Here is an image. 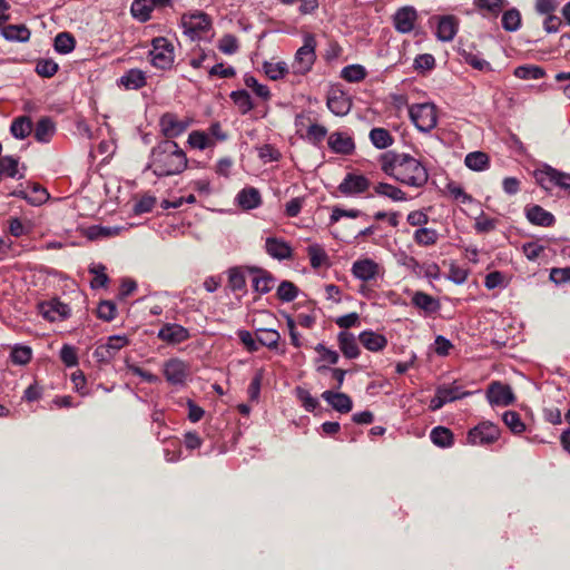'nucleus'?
Listing matches in <instances>:
<instances>
[{"label":"nucleus","mask_w":570,"mask_h":570,"mask_svg":"<svg viewBox=\"0 0 570 570\" xmlns=\"http://www.w3.org/2000/svg\"><path fill=\"white\" fill-rule=\"evenodd\" d=\"M468 168L474 171H483L489 168V156L483 151L469 153L464 158Z\"/></svg>","instance_id":"473e14b6"},{"label":"nucleus","mask_w":570,"mask_h":570,"mask_svg":"<svg viewBox=\"0 0 570 570\" xmlns=\"http://www.w3.org/2000/svg\"><path fill=\"white\" fill-rule=\"evenodd\" d=\"M338 344L342 353L347 358H356L358 356L360 350L353 334L341 332L338 334Z\"/></svg>","instance_id":"2f4dec72"},{"label":"nucleus","mask_w":570,"mask_h":570,"mask_svg":"<svg viewBox=\"0 0 570 570\" xmlns=\"http://www.w3.org/2000/svg\"><path fill=\"white\" fill-rule=\"evenodd\" d=\"M180 24L184 35L190 40L203 39L212 28L210 18L202 11L187 12L181 16Z\"/></svg>","instance_id":"20e7f679"},{"label":"nucleus","mask_w":570,"mask_h":570,"mask_svg":"<svg viewBox=\"0 0 570 570\" xmlns=\"http://www.w3.org/2000/svg\"><path fill=\"white\" fill-rule=\"evenodd\" d=\"M464 14H479L488 21H495L499 17V0H473V8L463 11Z\"/></svg>","instance_id":"a211bd4d"},{"label":"nucleus","mask_w":570,"mask_h":570,"mask_svg":"<svg viewBox=\"0 0 570 570\" xmlns=\"http://www.w3.org/2000/svg\"><path fill=\"white\" fill-rule=\"evenodd\" d=\"M1 35L9 41L27 42L31 32L24 24H9L2 28Z\"/></svg>","instance_id":"c756f323"},{"label":"nucleus","mask_w":570,"mask_h":570,"mask_svg":"<svg viewBox=\"0 0 570 570\" xmlns=\"http://www.w3.org/2000/svg\"><path fill=\"white\" fill-rule=\"evenodd\" d=\"M154 9L153 0H134L130 7L132 17L140 22L149 20Z\"/></svg>","instance_id":"7c9ffc66"},{"label":"nucleus","mask_w":570,"mask_h":570,"mask_svg":"<svg viewBox=\"0 0 570 570\" xmlns=\"http://www.w3.org/2000/svg\"><path fill=\"white\" fill-rule=\"evenodd\" d=\"M187 167V157L184 150L171 139L160 141L151 149L148 168L157 177L180 174Z\"/></svg>","instance_id":"f03ea898"},{"label":"nucleus","mask_w":570,"mask_h":570,"mask_svg":"<svg viewBox=\"0 0 570 570\" xmlns=\"http://www.w3.org/2000/svg\"><path fill=\"white\" fill-rule=\"evenodd\" d=\"M352 275L364 283L376 281L384 275V268L374 259L358 258L352 264Z\"/></svg>","instance_id":"1a4fd4ad"},{"label":"nucleus","mask_w":570,"mask_h":570,"mask_svg":"<svg viewBox=\"0 0 570 570\" xmlns=\"http://www.w3.org/2000/svg\"><path fill=\"white\" fill-rule=\"evenodd\" d=\"M341 77L348 82H358L366 77V70L361 65H350L342 69Z\"/></svg>","instance_id":"de8ad7c7"},{"label":"nucleus","mask_w":570,"mask_h":570,"mask_svg":"<svg viewBox=\"0 0 570 570\" xmlns=\"http://www.w3.org/2000/svg\"><path fill=\"white\" fill-rule=\"evenodd\" d=\"M97 314L104 321H112L116 317V306L110 301H104L99 304Z\"/></svg>","instance_id":"338daca9"},{"label":"nucleus","mask_w":570,"mask_h":570,"mask_svg":"<svg viewBox=\"0 0 570 570\" xmlns=\"http://www.w3.org/2000/svg\"><path fill=\"white\" fill-rule=\"evenodd\" d=\"M36 71L42 77H52L58 71V65L50 59H42L37 62Z\"/></svg>","instance_id":"e2e57ef3"},{"label":"nucleus","mask_w":570,"mask_h":570,"mask_svg":"<svg viewBox=\"0 0 570 570\" xmlns=\"http://www.w3.org/2000/svg\"><path fill=\"white\" fill-rule=\"evenodd\" d=\"M417 11L412 6L399 8L392 17L393 27L400 33H410L413 31L417 21Z\"/></svg>","instance_id":"4468645a"},{"label":"nucleus","mask_w":570,"mask_h":570,"mask_svg":"<svg viewBox=\"0 0 570 570\" xmlns=\"http://www.w3.org/2000/svg\"><path fill=\"white\" fill-rule=\"evenodd\" d=\"M370 185V180L365 176L348 173L338 185V190L344 196H355L366 191Z\"/></svg>","instance_id":"2eb2a0df"},{"label":"nucleus","mask_w":570,"mask_h":570,"mask_svg":"<svg viewBox=\"0 0 570 570\" xmlns=\"http://www.w3.org/2000/svg\"><path fill=\"white\" fill-rule=\"evenodd\" d=\"M119 82L128 90H137L146 85V73L140 69H130L121 76Z\"/></svg>","instance_id":"cd10ccee"},{"label":"nucleus","mask_w":570,"mask_h":570,"mask_svg":"<svg viewBox=\"0 0 570 570\" xmlns=\"http://www.w3.org/2000/svg\"><path fill=\"white\" fill-rule=\"evenodd\" d=\"M31 348L29 346H14L10 357L12 363L17 365H26L31 360Z\"/></svg>","instance_id":"13d9d810"},{"label":"nucleus","mask_w":570,"mask_h":570,"mask_svg":"<svg viewBox=\"0 0 570 570\" xmlns=\"http://www.w3.org/2000/svg\"><path fill=\"white\" fill-rule=\"evenodd\" d=\"M157 337L167 344L176 345L187 341L190 334L189 331L180 324L166 323L159 328Z\"/></svg>","instance_id":"f3484780"},{"label":"nucleus","mask_w":570,"mask_h":570,"mask_svg":"<svg viewBox=\"0 0 570 570\" xmlns=\"http://www.w3.org/2000/svg\"><path fill=\"white\" fill-rule=\"evenodd\" d=\"M122 229H124V227H119V226L105 227V226H98V225H95V226H90V227H88V228L86 229L85 235H86L89 239L94 240V239H98V238L116 236V235H118Z\"/></svg>","instance_id":"ea45409f"},{"label":"nucleus","mask_w":570,"mask_h":570,"mask_svg":"<svg viewBox=\"0 0 570 570\" xmlns=\"http://www.w3.org/2000/svg\"><path fill=\"white\" fill-rule=\"evenodd\" d=\"M328 146L333 151L344 155L351 154L355 148L353 139L342 132H333L328 137Z\"/></svg>","instance_id":"393cba45"},{"label":"nucleus","mask_w":570,"mask_h":570,"mask_svg":"<svg viewBox=\"0 0 570 570\" xmlns=\"http://www.w3.org/2000/svg\"><path fill=\"white\" fill-rule=\"evenodd\" d=\"M413 238L421 246H431L438 242V232L433 228L421 227L414 232Z\"/></svg>","instance_id":"49530a36"},{"label":"nucleus","mask_w":570,"mask_h":570,"mask_svg":"<svg viewBox=\"0 0 570 570\" xmlns=\"http://www.w3.org/2000/svg\"><path fill=\"white\" fill-rule=\"evenodd\" d=\"M501 420L513 434H521L527 429L518 412L507 411L501 415Z\"/></svg>","instance_id":"e433bc0d"},{"label":"nucleus","mask_w":570,"mask_h":570,"mask_svg":"<svg viewBox=\"0 0 570 570\" xmlns=\"http://www.w3.org/2000/svg\"><path fill=\"white\" fill-rule=\"evenodd\" d=\"M153 49L149 52L151 65L159 69H169L174 63V46L164 38H155L151 42Z\"/></svg>","instance_id":"6e6552de"},{"label":"nucleus","mask_w":570,"mask_h":570,"mask_svg":"<svg viewBox=\"0 0 570 570\" xmlns=\"http://www.w3.org/2000/svg\"><path fill=\"white\" fill-rule=\"evenodd\" d=\"M218 49L226 55H233L238 50V42L235 36L225 35L218 43Z\"/></svg>","instance_id":"0e129e2a"},{"label":"nucleus","mask_w":570,"mask_h":570,"mask_svg":"<svg viewBox=\"0 0 570 570\" xmlns=\"http://www.w3.org/2000/svg\"><path fill=\"white\" fill-rule=\"evenodd\" d=\"M307 254L309 257L311 266L314 268L321 267L327 258L324 248L320 244L309 245L307 247Z\"/></svg>","instance_id":"864d4df0"},{"label":"nucleus","mask_w":570,"mask_h":570,"mask_svg":"<svg viewBox=\"0 0 570 570\" xmlns=\"http://www.w3.org/2000/svg\"><path fill=\"white\" fill-rule=\"evenodd\" d=\"M29 193H30V198H28V203H30L31 205H36V206L43 204L49 197V194L47 193V190L37 184H33L31 186V190Z\"/></svg>","instance_id":"69168bd1"},{"label":"nucleus","mask_w":570,"mask_h":570,"mask_svg":"<svg viewBox=\"0 0 570 570\" xmlns=\"http://www.w3.org/2000/svg\"><path fill=\"white\" fill-rule=\"evenodd\" d=\"M513 75L520 79H541L546 71L543 68L534 65L519 66L514 69Z\"/></svg>","instance_id":"79ce46f5"},{"label":"nucleus","mask_w":570,"mask_h":570,"mask_svg":"<svg viewBox=\"0 0 570 570\" xmlns=\"http://www.w3.org/2000/svg\"><path fill=\"white\" fill-rule=\"evenodd\" d=\"M316 41L313 35L304 36V45L297 49L292 62V70L295 75H305L311 71L316 60Z\"/></svg>","instance_id":"423d86ee"},{"label":"nucleus","mask_w":570,"mask_h":570,"mask_svg":"<svg viewBox=\"0 0 570 570\" xmlns=\"http://www.w3.org/2000/svg\"><path fill=\"white\" fill-rule=\"evenodd\" d=\"M264 247L266 253L277 261L291 259L293 256V248L289 243L278 237H267Z\"/></svg>","instance_id":"6ab92c4d"},{"label":"nucleus","mask_w":570,"mask_h":570,"mask_svg":"<svg viewBox=\"0 0 570 570\" xmlns=\"http://www.w3.org/2000/svg\"><path fill=\"white\" fill-rule=\"evenodd\" d=\"M281 335L276 330L263 328L258 331L257 341L259 344L268 347L276 348L279 342Z\"/></svg>","instance_id":"8fccbe9b"},{"label":"nucleus","mask_w":570,"mask_h":570,"mask_svg":"<svg viewBox=\"0 0 570 570\" xmlns=\"http://www.w3.org/2000/svg\"><path fill=\"white\" fill-rule=\"evenodd\" d=\"M230 99L236 105L242 115L248 114L254 108V102L250 98V95L244 89L233 91L230 94Z\"/></svg>","instance_id":"c9c22d12"},{"label":"nucleus","mask_w":570,"mask_h":570,"mask_svg":"<svg viewBox=\"0 0 570 570\" xmlns=\"http://www.w3.org/2000/svg\"><path fill=\"white\" fill-rule=\"evenodd\" d=\"M533 176L535 181L544 189L552 190L558 187L561 190L570 194V174L560 171L549 165L534 170Z\"/></svg>","instance_id":"7ed1b4c3"},{"label":"nucleus","mask_w":570,"mask_h":570,"mask_svg":"<svg viewBox=\"0 0 570 570\" xmlns=\"http://www.w3.org/2000/svg\"><path fill=\"white\" fill-rule=\"evenodd\" d=\"M322 399L340 413H348L353 407L352 399L345 393L325 391Z\"/></svg>","instance_id":"5701e85b"},{"label":"nucleus","mask_w":570,"mask_h":570,"mask_svg":"<svg viewBox=\"0 0 570 570\" xmlns=\"http://www.w3.org/2000/svg\"><path fill=\"white\" fill-rule=\"evenodd\" d=\"M228 285L234 292L245 288L246 279L240 268L234 267L228 271Z\"/></svg>","instance_id":"6e6d98bb"},{"label":"nucleus","mask_w":570,"mask_h":570,"mask_svg":"<svg viewBox=\"0 0 570 570\" xmlns=\"http://www.w3.org/2000/svg\"><path fill=\"white\" fill-rule=\"evenodd\" d=\"M327 135V129L318 124H312L307 128L306 139L315 145L322 142Z\"/></svg>","instance_id":"bf43d9fd"},{"label":"nucleus","mask_w":570,"mask_h":570,"mask_svg":"<svg viewBox=\"0 0 570 570\" xmlns=\"http://www.w3.org/2000/svg\"><path fill=\"white\" fill-rule=\"evenodd\" d=\"M238 205L246 210L257 208L262 204L258 189L248 187L242 189L237 195Z\"/></svg>","instance_id":"bb28decb"},{"label":"nucleus","mask_w":570,"mask_h":570,"mask_svg":"<svg viewBox=\"0 0 570 570\" xmlns=\"http://www.w3.org/2000/svg\"><path fill=\"white\" fill-rule=\"evenodd\" d=\"M129 344L125 335H112L105 344H100L94 352V357L99 363H109L116 354Z\"/></svg>","instance_id":"f8f14e48"},{"label":"nucleus","mask_w":570,"mask_h":570,"mask_svg":"<svg viewBox=\"0 0 570 570\" xmlns=\"http://www.w3.org/2000/svg\"><path fill=\"white\" fill-rule=\"evenodd\" d=\"M409 115L414 126L422 132H430L438 125L436 107L432 102L410 106Z\"/></svg>","instance_id":"39448f33"},{"label":"nucleus","mask_w":570,"mask_h":570,"mask_svg":"<svg viewBox=\"0 0 570 570\" xmlns=\"http://www.w3.org/2000/svg\"><path fill=\"white\" fill-rule=\"evenodd\" d=\"M411 302L413 306L428 314L435 313L441 307L438 298L421 291H417L413 294Z\"/></svg>","instance_id":"b1692460"},{"label":"nucleus","mask_w":570,"mask_h":570,"mask_svg":"<svg viewBox=\"0 0 570 570\" xmlns=\"http://www.w3.org/2000/svg\"><path fill=\"white\" fill-rule=\"evenodd\" d=\"M244 83L247 88L252 89L256 97L261 98L262 100L267 101L271 99L272 95L268 87L259 83L254 76L246 73L244 76Z\"/></svg>","instance_id":"58836bf2"},{"label":"nucleus","mask_w":570,"mask_h":570,"mask_svg":"<svg viewBox=\"0 0 570 570\" xmlns=\"http://www.w3.org/2000/svg\"><path fill=\"white\" fill-rule=\"evenodd\" d=\"M188 144L193 148L204 150L212 145V139L206 132L194 130L188 136Z\"/></svg>","instance_id":"5fc2aeb1"},{"label":"nucleus","mask_w":570,"mask_h":570,"mask_svg":"<svg viewBox=\"0 0 570 570\" xmlns=\"http://www.w3.org/2000/svg\"><path fill=\"white\" fill-rule=\"evenodd\" d=\"M274 278L265 271H258L253 278V287L261 294H266L273 288Z\"/></svg>","instance_id":"a18cd8bd"},{"label":"nucleus","mask_w":570,"mask_h":570,"mask_svg":"<svg viewBox=\"0 0 570 570\" xmlns=\"http://www.w3.org/2000/svg\"><path fill=\"white\" fill-rule=\"evenodd\" d=\"M521 13L517 9H509L501 16V26L510 32L517 31L521 27Z\"/></svg>","instance_id":"a19ab883"},{"label":"nucleus","mask_w":570,"mask_h":570,"mask_svg":"<svg viewBox=\"0 0 570 570\" xmlns=\"http://www.w3.org/2000/svg\"><path fill=\"white\" fill-rule=\"evenodd\" d=\"M499 439V428L489 421H483L468 433V442L472 445H488Z\"/></svg>","instance_id":"9b49d317"},{"label":"nucleus","mask_w":570,"mask_h":570,"mask_svg":"<svg viewBox=\"0 0 570 570\" xmlns=\"http://www.w3.org/2000/svg\"><path fill=\"white\" fill-rule=\"evenodd\" d=\"M263 70L265 75L272 80H278L285 77L288 72V66L284 61L278 62H268L265 61L263 63Z\"/></svg>","instance_id":"c03bdc74"},{"label":"nucleus","mask_w":570,"mask_h":570,"mask_svg":"<svg viewBox=\"0 0 570 570\" xmlns=\"http://www.w3.org/2000/svg\"><path fill=\"white\" fill-rule=\"evenodd\" d=\"M18 158L3 156L0 158V179L2 177L16 178L18 176Z\"/></svg>","instance_id":"09e8293b"},{"label":"nucleus","mask_w":570,"mask_h":570,"mask_svg":"<svg viewBox=\"0 0 570 570\" xmlns=\"http://www.w3.org/2000/svg\"><path fill=\"white\" fill-rule=\"evenodd\" d=\"M470 395V392L463 391V389L455 384H443L436 387L434 397L430 401V410L438 411L446 403L460 400Z\"/></svg>","instance_id":"9d476101"},{"label":"nucleus","mask_w":570,"mask_h":570,"mask_svg":"<svg viewBox=\"0 0 570 570\" xmlns=\"http://www.w3.org/2000/svg\"><path fill=\"white\" fill-rule=\"evenodd\" d=\"M380 164L383 173L405 186L422 188L429 180L426 167L410 154L387 151Z\"/></svg>","instance_id":"f257e3e1"},{"label":"nucleus","mask_w":570,"mask_h":570,"mask_svg":"<svg viewBox=\"0 0 570 570\" xmlns=\"http://www.w3.org/2000/svg\"><path fill=\"white\" fill-rule=\"evenodd\" d=\"M277 296L283 302H292L297 297V287L288 281H283L277 288Z\"/></svg>","instance_id":"4d7b16f0"},{"label":"nucleus","mask_w":570,"mask_h":570,"mask_svg":"<svg viewBox=\"0 0 570 570\" xmlns=\"http://www.w3.org/2000/svg\"><path fill=\"white\" fill-rule=\"evenodd\" d=\"M549 278L557 285L570 283V267H554L551 268Z\"/></svg>","instance_id":"774afa93"},{"label":"nucleus","mask_w":570,"mask_h":570,"mask_svg":"<svg viewBox=\"0 0 570 570\" xmlns=\"http://www.w3.org/2000/svg\"><path fill=\"white\" fill-rule=\"evenodd\" d=\"M371 142L379 149H385L393 144V137L385 128H373L370 131Z\"/></svg>","instance_id":"4c0bfd02"},{"label":"nucleus","mask_w":570,"mask_h":570,"mask_svg":"<svg viewBox=\"0 0 570 570\" xmlns=\"http://www.w3.org/2000/svg\"><path fill=\"white\" fill-rule=\"evenodd\" d=\"M60 358L62 363L68 366L72 367L78 364V355L77 351L73 346L65 344L60 350Z\"/></svg>","instance_id":"680f3d73"},{"label":"nucleus","mask_w":570,"mask_h":570,"mask_svg":"<svg viewBox=\"0 0 570 570\" xmlns=\"http://www.w3.org/2000/svg\"><path fill=\"white\" fill-rule=\"evenodd\" d=\"M360 342L371 352H380L387 345V340L384 335L373 331H364L360 334Z\"/></svg>","instance_id":"a878e982"},{"label":"nucleus","mask_w":570,"mask_h":570,"mask_svg":"<svg viewBox=\"0 0 570 570\" xmlns=\"http://www.w3.org/2000/svg\"><path fill=\"white\" fill-rule=\"evenodd\" d=\"M430 438L432 442L441 448H448L453 443L452 432L444 426H436L431 431Z\"/></svg>","instance_id":"37998d69"},{"label":"nucleus","mask_w":570,"mask_h":570,"mask_svg":"<svg viewBox=\"0 0 570 570\" xmlns=\"http://www.w3.org/2000/svg\"><path fill=\"white\" fill-rule=\"evenodd\" d=\"M56 132L55 122L49 117H42L38 120L33 135L37 141L48 142Z\"/></svg>","instance_id":"c85d7f7f"},{"label":"nucleus","mask_w":570,"mask_h":570,"mask_svg":"<svg viewBox=\"0 0 570 570\" xmlns=\"http://www.w3.org/2000/svg\"><path fill=\"white\" fill-rule=\"evenodd\" d=\"M459 30V19L455 16L446 14L439 17L435 36L440 41L450 42Z\"/></svg>","instance_id":"aec40b11"},{"label":"nucleus","mask_w":570,"mask_h":570,"mask_svg":"<svg viewBox=\"0 0 570 570\" xmlns=\"http://www.w3.org/2000/svg\"><path fill=\"white\" fill-rule=\"evenodd\" d=\"M75 39L68 32H60L55 38V49L59 53H69L75 49Z\"/></svg>","instance_id":"3c124183"},{"label":"nucleus","mask_w":570,"mask_h":570,"mask_svg":"<svg viewBox=\"0 0 570 570\" xmlns=\"http://www.w3.org/2000/svg\"><path fill=\"white\" fill-rule=\"evenodd\" d=\"M39 313L43 318L57 322L67 318L70 314V308L61 302L51 301L39 304Z\"/></svg>","instance_id":"412c9836"},{"label":"nucleus","mask_w":570,"mask_h":570,"mask_svg":"<svg viewBox=\"0 0 570 570\" xmlns=\"http://www.w3.org/2000/svg\"><path fill=\"white\" fill-rule=\"evenodd\" d=\"M296 396L302 402L304 409L308 412H313L318 406V400L313 397L311 393L302 387L296 389Z\"/></svg>","instance_id":"052dcab7"},{"label":"nucleus","mask_w":570,"mask_h":570,"mask_svg":"<svg viewBox=\"0 0 570 570\" xmlns=\"http://www.w3.org/2000/svg\"><path fill=\"white\" fill-rule=\"evenodd\" d=\"M326 106L337 117L346 116L352 108L351 97L340 88H332L328 91Z\"/></svg>","instance_id":"ddd939ff"},{"label":"nucleus","mask_w":570,"mask_h":570,"mask_svg":"<svg viewBox=\"0 0 570 570\" xmlns=\"http://www.w3.org/2000/svg\"><path fill=\"white\" fill-rule=\"evenodd\" d=\"M10 131L17 139L27 138L32 131V121L30 117L21 116L16 118L10 126Z\"/></svg>","instance_id":"72a5a7b5"},{"label":"nucleus","mask_w":570,"mask_h":570,"mask_svg":"<svg viewBox=\"0 0 570 570\" xmlns=\"http://www.w3.org/2000/svg\"><path fill=\"white\" fill-rule=\"evenodd\" d=\"M163 375L168 384L184 386L190 376V365L178 357L168 358L163 364Z\"/></svg>","instance_id":"0eeeda50"},{"label":"nucleus","mask_w":570,"mask_h":570,"mask_svg":"<svg viewBox=\"0 0 570 570\" xmlns=\"http://www.w3.org/2000/svg\"><path fill=\"white\" fill-rule=\"evenodd\" d=\"M89 273L95 275L94 279L91 281V287L92 288H100L105 287L109 281L107 274H106V266L98 263V264H91L89 267Z\"/></svg>","instance_id":"603ef678"},{"label":"nucleus","mask_w":570,"mask_h":570,"mask_svg":"<svg viewBox=\"0 0 570 570\" xmlns=\"http://www.w3.org/2000/svg\"><path fill=\"white\" fill-rule=\"evenodd\" d=\"M374 191L375 194L387 197L393 202H405L407 199L406 194L401 188L387 183H379L374 187Z\"/></svg>","instance_id":"f704fd0d"},{"label":"nucleus","mask_w":570,"mask_h":570,"mask_svg":"<svg viewBox=\"0 0 570 570\" xmlns=\"http://www.w3.org/2000/svg\"><path fill=\"white\" fill-rule=\"evenodd\" d=\"M528 220L538 226L550 227L554 224V216L539 205H528L524 208Z\"/></svg>","instance_id":"4be33fe9"},{"label":"nucleus","mask_w":570,"mask_h":570,"mask_svg":"<svg viewBox=\"0 0 570 570\" xmlns=\"http://www.w3.org/2000/svg\"><path fill=\"white\" fill-rule=\"evenodd\" d=\"M190 122L188 119H179L175 114L167 112L161 116L159 120L160 130L167 138H175L180 136Z\"/></svg>","instance_id":"dca6fc26"}]
</instances>
